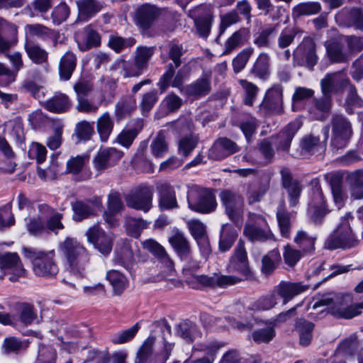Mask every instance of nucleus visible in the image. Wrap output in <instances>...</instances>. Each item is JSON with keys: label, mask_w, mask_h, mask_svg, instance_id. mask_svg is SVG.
Instances as JSON below:
<instances>
[{"label": "nucleus", "mask_w": 363, "mask_h": 363, "mask_svg": "<svg viewBox=\"0 0 363 363\" xmlns=\"http://www.w3.org/2000/svg\"><path fill=\"white\" fill-rule=\"evenodd\" d=\"M77 57L70 52H66L61 57L59 63V74L61 79L69 80L77 66Z\"/></svg>", "instance_id": "obj_32"}, {"label": "nucleus", "mask_w": 363, "mask_h": 363, "mask_svg": "<svg viewBox=\"0 0 363 363\" xmlns=\"http://www.w3.org/2000/svg\"><path fill=\"white\" fill-rule=\"evenodd\" d=\"M145 249L158 257L166 264L168 267H172L173 262L168 256L164 247L152 239H149L143 242Z\"/></svg>", "instance_id": "obj_45"}, {"label": "nucleus", "mask_w": 363, "mask_h": 363, "mask_svg": "<svg viewBox=\"0 0 363 363\" xmlns=\"http://www.w3.org/2000/svg\"><path fill=\"white\" fill-rule=\"evenodd\" d=\"M94 82L91 78L82 77L73 86L77 97H84L94 89Z\"/></svg>", "instance_id": "obj_61"}, {"label": "nucleus", "mask_w": 363, "mask_h": 363, "mask_svg": "<svg viewBox=\"0 0 363 363\" xmlns=\"http://www.w3.org/2000/svg\"><path fill=\"white\" fill-rule=\"evenodd\" d=\"M283 187L287 191L289 205L292 207L298 203L302 186L298 182L294 180L289 169L283 168L281 172Z\"/></svg>", "instance_id": "obj_23"}, {"label": "nucleus", "mask_w": 363, "mask_h": 363, "mask_svg": "<svg viewBox=\"0 0 363 363\" xmlns=\"http://www.w3.org/2000/svg\"><path fill=\"white\" fill-rule=\"evenodd\" d=\"M306 286L300 283L281 282L277 287V291L284 298V303H286L294 296L301 294L306 289Z\"/></svg>", "instance_id": "obj_38"}, {"label": "nucleus", "mask_w": 363, "mask_h": 363, "mask_svg": "<svg viewBox=\"0 0 363 363\" xmlns=\"http://www.w3.org/2000/svg\"><path fill=\"white\" fill-rule=\"evenodd\" d=\"M159 192V207L161 210H169L178 207L174 188L167 183L157 186Z\"/></svg>", "instance_id": "obj_28"}, {"label": "nucleus", "mask_w": 363, "mask_h": 363, "mask_svg": "<svg viewBox=\"0 0 363 363\" xmlns=\"http://www.w3.org/2000/svg\"><path fill=\"white\" fill-rule=\"evenodd\" d=\"M259 110L264 113L279 114L283 111V87L274 84L265 93L259 105Z\"/></svg>", "instance_id": "obj_13"}, {"label": "nucleus", "mask_w": 363, "mask_h": 363, "mask_svg": "<svg viewBox=\"0 0 363 363\" xmlns=\"http://www.w3.org/2000/svg\"><path fill=\"white\" fill-rule=\"evenodd\" d=\"M269 186L270 179L269 177L262 178L257 182L248 184L246 191L247 203L252 205L261 201L269 189Z\"/></svg>", "instance_id": "obj_26"}, {"label": "nucleus", "mask_w": 363, "mask_h": 363, "mask_svg": "<svg viewBox=\"0 0 363 363\" xmlns=\"http://www.w3.org/2000/svg\"><path fill=\"white\" fill-rule=\"evenodd\" d=\"M140 327V324L137 323L128 329L113 334L111 336L112 342L114 344H123L131 340L138 332Z\"/></svg>", "instance_id": "obj_59"}, {"label": "nucleus", "mask_w": 363, "mask_h": 363, "mask_svg": "<svg viewBox=\"0 0 363 363\" xmlns=\"http://www.w3.org/2000/svg\"><path fill=\"white\" fill-rule=\"evenodd\" d=\"M276 215L281 235L289 238L291 229L290 213L286 209L284 199L280 201Z\"/></svg>", "instance_id": "obj_39"}, {"label": "nucleus", "mask_w": 363, "mask_h": 363, "mask_svg": "<svg viewBox=\"0 0 363 363\" xmlns=\"http://www.w3.org/2000/svg\"><path fill=\"white\" fill-rule=\"evenodd\" d=\"M325 140L320 142L319 138L313 135L305 136L300 142L299 149L291 153L294 157H305L319 152H323L326 147V140L328 138L329 128L325 126L323 129Z\"/></svg>", "instance_id": "obj_12"}, {"label": "nucleus", "mask_w": 363, "mask_h": 363, "mask_svg": "<svg viewBox=\"0 0 363 363\" xmlns=\"http://www.w3.org/2000/svg\"><path fill=\"white\" fill-rule=\"evenodd\" d=\"M94 134V122L82 121L76 124L73 137L75 138L76 143H79L89 140Z\"/></svg>", "instance_id": "obj_44"}, {"label": "nucleus", "mask_w": 363, "mask_h": 363, "mask_svg": "<svg viewBox=\"0 0 363 363\" xmlns=\"http://www.w3.org/2000/svg\"><path fill=\"white\" fill-rule=\"evenodd\" d=\"M350 84V79L343 71L328 73L320 81L322 91L325 96L342 92Z\"/></svg>", "instance_id": "obj_16"}, {"label": "nucleus", "mask_w": 363, "mask_h": 363, "mask_svg": "<svg viewBox=\"0 0 363 363\" xmlns=\"http://www.w3.org/2000/svg\"><path fill=\"white\" fill-rule=\"evenodd\" d=\"M89 156L86 154L72 156L66 164V173L78 174L89 162Z\"/></svg>", "instance_id": "obj_51"}, {"label": "nucleus", "mask_w": 363, "mask_h": 363, "mask_svg": "<svg viewBox=\"0 0 363 363\" xmlns=\"http://www.w3.org/2000/svg\"><path fill=\"white\" fill-rule=\"evenodd\" d=\"M349 298L348 295L325 296L320 299V303L329 306L330 311L334 316L350 319L361 313L360 309H363V301L347 306L346 298Z\"/></svg>", "instance_id": "obj_5"}, {"label": "nucleus", "mask_w": 363, "mask_h": 363, "mask_svg": "<svg viewBox=\"0 0 363 363\" xmlns=\"http://www.w3.org/2000/svg\"><path fill=\"white\" fill-rule=\"evenodd\" d=\"M159 15L158 9L151 5H145L138 9V24L144 29L149 28Z\"/></svg>", "instance_id": "obj_33"}, {"label": "nucleus", "mask_w": 363, "mask_h": 363, "mask_svg": "<svg viewBox=\"0 0 363 363\" xmlns=\"http://www.w3.org/2000/svg\"><path fill=\"white\" fill-rule=\"evenodd\" d=\"M240 150L233 140L227 138L217 139L208 150V156L214 160H223Z\"/></svg>", "instance_id": "obj_20"}, {"label": "nucleus", "mask_w": 363, "mask_h": 363, "mask_svg": "<svg viewBox=\"0 0 363 363\" xmlns=\"http://www.w3.org/2000/svg\"><path fill=\"white\" fill-rule=\"evenodd\" d=\"M353 217L350 213H346L342 218L341 223L336 230L326 240L325 247L328 250L341 248L349 250L357 247L359 240L353 233L350 225V221Z\"/></svg>", "instance_id": "obj_2"}, {"label": "nucleus", "mask_w": 363, "mask_h": 363, "mask_svg": "<svg viewBox=\"0 0 363 363\" xmlns=\"http://www.w3.org/2000/svg\"><path fill=\"white\" fill-rule=\"evenodd\" d=\"M152 152L156 157H162L168 152V145L162 130L160 131L150 145Z\"/></svg>", "instance_id": "obj_55"}, {"label": "nucleus", "mask_w": 363, "mask_h": 363, "mask_svg": "<svg viewBox=\"0 0 363 363\" xmlns=\"http://www.w3.org/2000/svg\"><path fill=\"white\" fill-rule=\"evenodd\" d=\"M331 147L334 150L345 148L352 135L351 123L342 115H335L331 119Z\"/></svg>", "instance_id": "obj_8"}, {"label": "nucleus", "mask_w": 363, "mask_h": 363, "mask_svg": "<svg viewBox=\"0 0 363 363\" xmlns=\"http://www.w3.org/2000/svg\"><path fill=\"white\" fill-rule=\"evenodd\" d=\"M187 201L191 210L200 213H210L217 207L216 196L212 191L198 186L189 188Z\"/></svg>", "instance_id": "obj_4"}, {"label": "nucleus", "mask_w": 363, "mask_h": 363, "mask_svg": "<svg viewBox=\"0 0 363 363\" xmlns=\"http://www.w3.org/2000/svg\"><path fill=\"white\" fill-rule=\"evenodd\" d=\"M59 250L65 259L67 271L77 277H84L91 256L86 248L76 238H66L60 243Z\"/></svg>", "instance_id": "obj_1"}, {"label": "nucleus", "mask_w": 363, "mask_h": 363, "mask_svg": "<svg viewBox=\"0 0 363 363\" xmlns=\"http://www.w3.org/2000/svg\"><path fill=\"white\" fill-rule=\"evenodd\" d=\"M198 141V137L194 135L182 137L178 143L179 153L184 157H187L196 147Z\"/></svg>", "instance_id": "obj_56"}, {"label": "nucleus", "mask_w": 363, "mask_h": 363, "mask_svg": "<svg viewBox=\"0 0 363 363\" xmlns=\"http://www.w3.org/2000/svg\"><path fill=\"white\" fill-rule=\"evenodd\" d=\"M281 257L279 251L272 250L265 255L262 259V272L266 274L272 273L281 262Z\"/></svg>", "instance_id": "obj_52"}, {"label": "nucleus", "mask_w": 363, "mask_h": 363, "mask_svg": "<svg viewBox=\"0 0 363 363\" xmlns=\"http://www.w3.org/2000/svg\"><path fill=\"white\" fill-rule=\"evenodd\" d=\"M85 235L87 241L100 253L105 256L110 254L113 245L112 234L106 233L99 225L95 224L86 230Z\"/></svg>", "instance_id": "obj_11"}, {"label": "nucleus", "mask_w": 363, "mask_h": 363, "mask_svg": "<svg viewBox=\"0 0 363 363\" xmlns=\"http://www.w3.org/2000/svg\"><path fill=\"white\" fill-rule=\"evenodd\" d=\"M269 61V55L267 53L261 52L254 63L251 73L261 79H267L270 74Z\"/></svg>", "instance_id": "obj_37"}, {"label": "nucleus", "mask_w": 363, "mask_h": 363, "mask_svg": "<svg viewBox=\"0 0 363 363\" xmlns=\"http://www.w3.org/2000/svg\"><path fill=\"white\" fill-rule=\"evenodd\" d=\"M318 61L316 45L313 38L306 37L294 52V65H304L313 69Z\"/></svg>", "instance_id": "obj_9"}, {"label": "nucleus", "mask_w": 363, "mask_h": 363, "mask_svg": "<svg viewBox=\"0 0 363 363\" xmlns=\"http://www.w3.org/2000/svg\"><path fill=\"white\" fill-rule=\"evenodd\" d=\"M186 224L191 235L197 242L201 255L206 259L211 254V249L206 236L205 225L198 219L189 220Z\"/></svg>", "instance_id": "obj_19"}, {"label": "nucleus", "mask_w": 363, "mask_h": 363, "mask_svg": "<svg viewBox=\"0 0 363 363\" xmlns=\"http://www.w3.org/2000/svg\"><path fill=\"white\" fill-rule=\"evenodd\" d=\"M238 82L245 92L244 104L247 106H252L257 98L259 88L247 79H239Z\"/></svg>", "instance_id": "obj_53"}, {"label": "nucleus", "mask_w": 363, "mask_h": 363, "mask_svg": "<svg viewBox=\"0 0 363 363\" xmlns=\"http://www.w3.org/2000/svg\"><path fill=\"white\" fill-rule=\"evenodd\" d=\"M0 269L5 275L9 276V279L11 281H16L25 274V269L16 252L0 255Z\"/></svg>", "instance_id": "obj_15"}, {"label": "nucleus", "mask_w": 363, "mask_h": 363, "mask_svg": "<svg viewBox=\"0 0 363 363\" xmlns=\"http://www.w3.org/2000/svg\"><path fill=\"white\" fill-rule=\"evenodd\" d=\"M106 279L113 286L114 294L116 295L121 294L128 284L126 277L118 270L108 271Z\"/></svg>", "instance_id": "obj_48"}, {"label": "nucleus", "mask_w": 363, "mask_h": 363, "mask_svg": "<svg viewBox=\"0 0 363 363\" xmlns=\"http://www.w3.org/2000/svg\"><path fill=\"white\" fill-rule=\"evenodd\" d=\"M23 252L25 256L32 262L35 275L50 277L58 273L59 269L55 259V252L54 250L40 251L24 248Z\"/></svg>", "instance_id": "obj_3"}, {"label": "nucleus", "mask_w": 363, "mask_h": 363, "mask_svg": "<svg viewBox=\"0 0 363 363\" xmlns=\"http://www.w3.org/2000/svg\"><path fill=\"white\" fill-rule=\"evenodd\" d=\"M169 242L180 259H186L191 255L190 243L182 232L178 230L173 231Z\"/></svg>", "instance_id": "obj_29"}, {"label": "nucleus", "mask_w": 363, "mask_h": 363, "mask_svg": "<svg viewBox=\"0 0 363 363\" xmlns=\"http://www.w3.org/2000/svg\"><path fill=\"white\" fill-rule=\"evenodd\" d=\"M219 197L228 218L236 225L243 220L245 201L241 194L230 189L220 191Z\"/></svg>", "instance_id": "obj_6"}, {"label": "nucleus", "mask_w": 363, "mask_h": 363, "mask_svg": "<svg viewBox=\"0 0 363 363\" xmlns=\"http://www.w3.org/2000/svg\"><path fill=\"white\" fill-rule=\"evenodd\" d=\"M237 237L236 230L230 225L226 223L223 225L220 231L219 247L221 251L229 250Z\"/></svg>", "instance_id": "obj_47"}, {"label": "nucleus", "mask_w": 363, "mask_h": 363, "mask_svg": "<svg viewBox=\"0 0 363 363\" xmlns=\"http://www.w3.org/2000/svg\"><path fill=\"white\" fill-rule=\"evenodd\" d=\"M123 156V152L115 147L100 149L93 159L94 168L102 172L114 165Z\"/></svg>", "instance_id": "obj_18"}, {"label": "nucleus", "mask_w": 363, "mask_h": 363, "mask_svg": "<svg viewBox=\"0 0 363 363\" xmlns=\"http://www.w3.org/2000/svg\"><path fill=\"white\" fill-rule=\"evenodd\" d=\"M73 219L75 221H82L91 216L96 215V211L86 201L77 200L72 204Z\"/></svg>", "instance_id": "obj_41"}, {"label": "nucleus", "mask_w": 363, "mask_h": 363, "mask_svg": "<svg viewBox=\"0 0 363 363\" xmlns=\"http://www.w3.org/2000/svg\"><path fill=\"white\" fill-rule=\"evenodd\" d=\"M176 332L177 335L187 342H191L196 337L199 336L196 325L188 320L179 323L176 327Z\"/></svg>", "instance_id": "obj_50"}, {"label": "nucleus", "mask_w": 363, "mask_h": 363, "mask_svg": "<svg viewBox=\"0 0 363 363\" xmlns=\"http://www.w3.org/2000/svg\"><path fill=\"white\" fill-rule=\"evenodd\" d=\"M16 308V320L23 325L28 326L33 323L40 322L37 311L33 305L28 303H21L17 304Z\"/></svg>", "instance_id": "obj_30"}, {"label": "nucleus", "mask_w": 363, "mask_h": 363, "mask_svg": "<svg viewBox=\"0 0 363 363\" xmlns=\"http://www.w3.org/2000/svg\"><path fill=\"white\" fill-rule=\"evenodd\" d=\"M211 70H203L199 79L184 88V94L196 99L208 95L211 91Z\"/></svg>", "instance_id": "obj_17"}, {"label": "nucleus", "mask_w": 363, "mask_h": 363, "mask_svg": "<svg viewBox=\"0 0 363 363\" xmlns=\"http://www.w3.org/2000/svg\"><path fill=\"white\" fill-rule=\"evenodd\" d=\"M345 182L350 197L354 200L363 199V169L349 172Z\"/></svg>", "instance_id": "obj_27"}, {"label": "nucleus", "mask_w": 363, "mask_h": 363, "mask_svg": "<svg viewBox=\"0 0 363 363\" xmlns=\"http://www.w3.org/2000/svg\"><path fill=\"white\" fill-rule=\"evenodd\" d=\"M228 270L230 272L237 273L241 281L251 275L244 242L242 240L238 242L235 254L230 259Z\"/></svg>", "instance_id": "obj_14"}, {"label": "nucleus", "mask_w": 363, "mask_h": 363, "mask_svg": "<svg viewBox=\"0 0 363 363\" xmlns=\"http://www.w3.org/2000/svg\"><path fill=\"white\" fill-rule=\"evenodd\" d=\"M328 212L321 190L318 188L313 189L308 208V214L311 220L315 224H320Z\"/></svg>", "instance_id": "obj_21"}, {"label": "nucleus", "mask_w": 363, "mask_h": 363, "mask_svg": "<svg viewBox=\"0 0 363 363\" xmlns=\"http://www.w3.org/2000/svg\"><path fill=\"white\" fill-rule=\"evenodd\" d=\"M327 55L332 62H345L349 58L350 55L347 52L343 51L342 45L336 42H326L325 44Z\"/></svg>", "instance_id": "obj_42"}, {"label": "nucleus", "mask_w": 363, "mask_h": 363, "mask_svg": "<svg viewBox=\"0 0 363 363\" xmlns=\"http://www.w3.org/2000/svg\"><path fill=\"white\" fill-rule=\"evenodd\" d=\"M154 190L152 186L140 185L125 197L128 207L148 212L152 206Z\"/></svg>", "instance_id": "obj_10"}, {"label": "nucleus", "mask_w": 363, "mask_h": 363, "mask_svg": "<svg viewBox=\"0 0 363 363\" xmlns=\"http://www.w3.org/2000/svg\"><path fill=\"white\" fill-rule=\"evenodd\" d=\"M244 233L252 242H265L274 240L265 218L255 213H249L248 218L244 228Z\"/></svg>", "instance_id": "obj_7"}, {"label": "nucleus", "mask_w": 363, "mask_h": 363, "mask_svg": "<svg viewBox=\"0 0 363 363\" xmlns=\"http://www.w3.org/2000/svg\"><path fill=\"white\" fill-rule=\"evenodd\" d=\"M25 50L29 59L35 65H48V52L39 45L26 43Z\"/></svg>", "instance_id": "obj_35"}, {"label": "nucleus", "mask_w": 363, "mask_h": 363, "mask_svg": "<svg viewBox=\"0 0 363 363\" xmlns=\"http://www.w3.org/2000/svg\"><path fill=\"white\" fill-rule=\"evenodd\" d=\"M245 30H239L235 32L225 42V50L223 55H228L235 48L242 45L245 41Z\"/></svg>", "instance_id": "obj_60"}, {"label": "nucleus", "mask_w": 363, "mask_h": 363, "mask_svg": "<svg viewBox=\"0 0 363 363\" xmlns=\"http://www.w3.org/2000/svg\"><path fill=\"white\" fill-rule=\"evenodd\" d=\"M300 127L301 124L298 121L291 122L279 134L272 137V140L276 145L277 151L289 152L291 143Z\"/></svg>", "instance_id": "obj_22"}, {"label": "nucleus", "mask_w": 363, "mask_h": 363, "mask_svg": "<svg viewBox=\"0 0 363 363\" xmlns=\"http://www.w3.org/2000/svg\"><path fill=\"white\" fill-rule=\"evenodd\" d=\"M296 330L299 335V342L302 346H308L312 340L314 325L304 319H298L296 323Z\"/></svg>", "instance_id": "obj_43"}, {"label": "nucleus", "mask_w": 363, "mask_h": 363, "mask_svg": "<svg viewBox=\"0 0 363 363\" xmlns=\"http://www.w3.org/2000/svg\"><path fill=\"white\" fill-rule=\"evenodd\" d=\"M17 42V27L0 17V52L10 49Z\"/></svg>", "instance_id": "obj_24"}, {"label": "nucleus", "mask_w": 363, "mask_h": 363, "mask_svg": "<svg viewBox=\"0 0 363 363\" xmlns=\"http://www.w3.org/2000/svg\"><path fill=\"white\" fill-rule=\"evenodd\" d=\"M212 15L210 12H207L203 16L195 18L194 22L199 35L206 38L211 27Z\"/></svg>", "instance_id": "obj_62"}, {"label": "nucleus", "mask_w": 363, "mask_h": 363, "mask_svg": "<svg viewBox=\"0 0 363 363\" xmlns=\"http://www.w3.org/2000/svg\"><path fill=\"white\" fill-rule=\"evenodd\" d=\"M254 52V49L251 47L241 50L233 60V67L235 73L241 72L246 66L249 59Z\"/></svg>", "instance_id": "obj_57"}, {"label": "nucleus", "mask_w": 363, "mask_h": 363, "mask_svg": "<svg viewBox=\"0 0 363 363\" xmlns=\"http://www.w3.org/2000/svg\"><path fill=\"white\" fill-rule=\"evenodd\" d=\"M143 127V121L137 119L135 125L130 128L123 129L117 136L116 142L124 147L128 148L133 143L139 132Z\"/></svg>", "instance_id": "obj_36"}, {"label": "nucleus", "mask_w": 363, "mask_h": 363, "mask_svg": "<svg viewBox=\"0 0 363 363\" xmlns=\"http://www.w3.org/2000/svg\"><path fill=\"white\" fill-rule=\"evenodd\" d=\"M85 32L84 40H77L79 48L81 50L85 51L100 45L101 37L98 33L88 28H85Z\"/></svg>", "instance_id": "obj_54"}, {"label": "nucleus", "mask_w": 363, "mask_h": 363, "mask_svg": "<svg viewBox=\"0 0 363 363\" xmlns=\"http://www.w3.org/2000/svg\"><path fill=\"white\" fill-rule=\"evenodd\" d=\"M137 107L136 100L133 96L121 98L116 104L115 116L120 121L133 111Z\"/></svg>", "instance_id": "obj_40"}, {"label": "nucleus", "mask_w": 363, "mask_h": 363, "mask_svg": "<svg viewBox=\"0 0 363 363\" xmlns=\"http://www.w3.org/2000/svg\"><path fill=\"white\" fill-rule=\"evenodd\" d=\"M114 126V121L110 113L106 111L101 114L96 121V130L102 142L109 138Z\"/></svg>", "instance_id": "obj_34"}, {"label": "nucleus", "mask_w": 363, "mask_h": 363, "mask_svg": "<svg viewBox=\"0 0 363 363\" xmlns=\"http://www.w3.org/2000/svg\"><path fill=\"white\" fill-rule=\"evenodd\" d=\"M26 32L32 37L46 39L52 34V30L42 24H28L25 27Z\"/></svg>", "instance_id": "obj_63"}, {"label": "nucleus", "mask_w": 363, "mask_h": 363, "mask_svg": "<svg viewBox=\"0 0 363 363\" xmlns=\"http://www.w3.org/2000/svg\"><path fill=\"white\" fill-rule=\"evenodd\" d=\"M320 10L321 6L318 2H303L297 4L293 8L292 16L294 18H298L301 16L314 15L319 13Z\"/></svg>", "instance_id": "obj_49"}, {"label": "nucleus", "mask_w": 363, "mask_h": 363, "mask_svg": "<svg viewBox=\"0 0 363 363\" xmlns=\"http://www.w3.org/2000/svg\"><path fill=\"white\" fill-rule=\"evenodd\" d=\"M301 33L298 28H286L279 34L277 43L280 48H285L289 46L294 41L296 35Z\"/></svg>", "instance_id": "obj_64"}, {"label": "nucleus", "mask_w": 363, "mask_h": 363, "mask_svg": "<svg viewBox=\"0 0 363 363\" xmlns=\"http://www.w3.org/2000/svg\"><path fill=\"white\" fill-rule=\"evenodd\" d=\"M154 52V47H138L135 52V62L138 63V67H143L145 69Z\"/></svg>", "instance_id": "obj_58"}, {"label": "nucleus", "mask_w": 363, "mask_h": 363, "mask_svg": "<svg viewBox=\"0 0 363 363\" xmlns=\"http://www.w3.org/2000/svg\"><path fill=\"white\" fill-rule=\"evenodd\" d=\"M317 235L304 230H298L294 238V242L303 253H312L315 250Z\"/></svg>", "instance_id": "obj_31"}, {"label": "nucleus", "mask_w": 363, "mask_h": 363, "mask_svg": "<svg viewBox=\"0 0 363 363\" xmlns=\"http://www.w3.org/2000/svg\"><path fill=\"white\" fill-rule=\"evenodd\" d=\"M43 106L50 113L60 114L70 109L72 101L66 94L57 91L46 100Z\"/></svg>", "instance_id": "obj_25"}, {"label": "nucleus", "mask_w": 363, "mask_h": 363, "mask_svg": "<svg viewBox=\"0 0 363 363\" xmlns=\"http://www.w3.org/2000/svg\"><path fill=\"white\" fill-rule=\"evenodd\" d=\"M29 344L28 340H21L16 337H8L4 339L2 348L5 354H18L25 351Z\"/></svg>", "instance_id": "obj_46"}]
</instances>
